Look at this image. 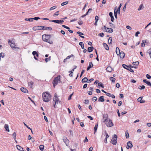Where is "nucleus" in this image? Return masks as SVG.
Returning <instances> with one entry per match:
<instances>
[{"instance_id": "60", "label": "nucleus", "mask_w": 151, "mask_h": 151, "mask_svg": "<svg viewBox=\"0 0 151 151\" xmlns=\"http://www.w3.org/2000/svg\"><path fill=\"white\" fill-rule=\"evenodd\" d=\"M62 26L63 27H64L66 29H70V28L68 27H67L64 25H62Z\"/></svg>"}, {"instance_id": "59", "label": "nucleus", "mask_w": 151, "mask_h": 151, "mask_svg": "<svg viewBox=\"0 0 151 151\" xmlns=\"http://www.w3.org/2000/svg\"><path fill=\"white\" fill-rule=\"evenodd\" d=\"M95 19L96 21L98 22L99 19V17L98 16H96L95 17Z\"/></svg>"}, {"instance_id": "18", "label": "nucleus", "mask_w": 151, "mask_h": 151, "mask_svg": "<svg viewBox=\"0 0 151 151\" xmlns=\"http://www.w3.org/2000/svg\"><path fill=\"white\" fill-rule=\"evenodd\" d=\"M17 149L21 151H26L25 150H23V148L22 147H21V146H19V145H17Z\"/></svg>"}, {"instance_id": "48", "label": "nucleus", "mask_w": 151, "mask_h": 151, "mask_svg": "<svg viewBox=\"0 0 151 151\" xmlns=\"http://www.w3.org/2000/svg\"><path fill=\"white\" fill-rule=\"evenodd\" d=\"M4 52H1L0 53V57L2 58H4Z\"/></svg>"}, {"instance_id": "38", "label": "nucleus", "mask_w": 151, "mask_h": 151, "mask_svg": "<svg viewBox=\"0 0 151 151\" xmlns=\"http://www.w3.org/2000/svg\"><path fill=\"white\" fill-rule=\"evenodd\" d=\"M145 86L144 85H142V86H138V88L140 89H145Z\"/></svg>"}, {"instance_id": "1", "label": "nucleus", "mask_w": 151, "mask_h": 151, "mask_svg": "<svg viewBox=\"0 0 151 151\" xmlns=\"http://www.w3.org/2000/svg\"><path fill=\"white\" fill-rule=\"evenodd\" d=\"M51 37V35H50L44 34L42 35V38L43 41L52 44H53V42L50 40Z\"/></svg>"}, {"instance_id": "53", "label": "nucleus", "mask_w": 151, "mask_h": 151, "mask_svg": "<svg viewBox=\"0 0 151 151\" xmlns=\"http://www.w3.org/2000/svg\"><path fill=\"white\" fill-rule=\"evenodd\" d=\"M146 77L148 79H151V76L148 74H147Z\"/></svg>"}, {"instance_id": "55", "label": "nucleus", "mask_w": 151, "mask_h": 151, "mask_svg": "<svg viewBox=\"0 0 151 151\" xmlns=\"http://www.w3.org/2000/svg\"><path fill=\"white\" fill-rule=\"evenodd\" d=\"M13 136L14 137V138L15 140H16V134L15 132H14L13 134H12Z\"/></svg>"}, {"instance_id": "10", "label": "nucleus", "mask_w": 151, "mask_h": 151, "mask_svg": "<svg viewBox=\"0 0 151 151\" xmlns=\"http://www.w3.org/2000/svg\"><path fill=\"white\" fill-rule=\"evenodd\" d=\"M21 91L23 92L24 93H28V90L25 88L24 87H22L20 88Z\"/></svg>"}, {"instance_id": "61", "label": "nucleus", "mask_w": 151, "mask_h": 151, "mask_svg": "<svg viewBox=\"0 0 151 151\" xmlns=\"http://www.w3.org/2000/svg\"><path fill=\"white\" fill-rule=\"evenodd\" d=\"M127 70H129V71L132 73H133L134 72V70L130 68L129 67V69H128Z\"/></svg>"}, {"instance_id": "44", "label": "nucleus", "mask_w": 151, "mask_h": 151, "mask_svg": "<svg viewBox=\"0 0 151 151\" xmlns=\"http://www.w3.org/2000/svg\"><path fill=\"white\" fill-rule=\"evenodd\" d=\"M68 1H67L65 2H63L61 3V5L62 6H63L67 4L68 3Z\"/></svg>"}, {"instance_id": "9", "label": "nucleus", "mask_w": 151, "mask_h": 151, "mask_svg": "<svg viewBox=\"0 0 151 151\" xmlns=\"http://www.w3.org/2000/svg\"><path fill=\"white\" fill-rule=\"evenodd\" d=\"M38 53L36 51H33L32 52V55L34 56V59L37 60H39V61H41V60H38L36 57V55L37 54V53Z\"/></svg>"}, {"instance_id": "17", "label": "nucleus", "mask_w": 151, "mask_h": 151, "mask_svg": "<svg viewBox=\"0 0 151 151\" xmlns=\"http://www.w3.org/2000/svg\"><path fill=\"white\" fill-rule=\"evenodd\" d=\"M103 46L105 49L107 50H109V47L108 46V45L106 43H103Z\"/></svg>"}, {"instance_id": "42", "label": "nucleus", "mask_w": 151, "mask_h": 151, "mask_svg": "<svg viewBox=\"0 0 151 151\" xmlns=\"http://www.w3.org/2000/svg\"><path fill=\"white\" fill-rule=\"evenodd\" d=\"M143 7V4H141L139 6V8L138 9V11H139L141 10L142 9V8Z\"/></svg>"}, {"instance_id": "33", "label": "nucleus", "mask_w": 151, "mask_h": 151, "mask_svg": "<svg viewBox=\"0 0 151 151\" xmlns=\"http://www.w3.org/2000/svg\"><path fill=\"white\" fill-rule=\"evenodd\" d=\"M40 27V26H35V27H34L33 28H32V29L34 31H36V30H39V29H38V27Z\"/></svg>"}, {"instance_id": "12", "label": "nucleus", "mask_w": 151, "mask_h": 151, "mask_svg": "<svg viewBox=\"0 0 151 151\" xmlns=\"http://www.w3.org/2000/svg\"><path fill=\"white\" fill-rule=\"evenodd\" d=\"M143 81L145 83L147 84V85L151 87V83L149 81H148L146 79H144L143 80Z\"/></svg>"}, {"instance_id": "49", "label": "nucleus", "mask_w": 151, "mask_h": 151, "mask_svg": "<svg viewBox=\"0 0 151 151\" xmlns=\"http://www.w3.org/2000/svg\"><path fill=\"white\" fill-rule=\"evenodd\" d=\"M83 103L85 104H88L89 103V100H88L86 99L84 100Z\"/></svg>"}, {"instance_id": "16", "label": "nucleus", "mask_w": 151, "mask_h": 151, "mask_svg": "<svg viewBox=\"0 0 151 151\" xmlns=\"http://www.w3.org/2000/svg\"><path fill=\"white\" fill-rule=\"evenodd\" d=\"M127 145L129 148H131L133 147V145L132 144L131 141H129L127 143Z\"/></svg>"}, {"instance_id": "25", "label": "nucleus", "mask_w": 151, "mask_h": 151, "mask_svg": "<svg viewBox=\"0 0 151 151\" xmlns=\"http://www.w3.org/2000/svg\"><path fill=\"white\" fill-rule=\"evenodd\" d=\"M4 128L6 129V130L8 132H9V126L7 124H5L4 125Z\"/></svg>"}, {"instance_id": "37", "label": "nucleus", "mask_w": 151, "mask_h": 151, "mask_svg": "<svg viewBox=\"0 0 151 151\" xmlns=\"http://www.w3.org/2000/svg\"><path fill=\"white\" fill-rule=\"evenodd\" d=\"M110 80L113 83H114L116 79L115 78L111 77L110 78Z\"/></svg>"}, {"instance_id": "20", "label": "nucleus", "mask_w": 151, "mask_h": 151, "mask_svg": "<svg viewBox=\"0 0 151 151\" xmlns=\"http://www.w3.org/2000/svg\"><path fill=\"white\" fill-rule=\"evenodd\" d=\"M93 49L94 47L92 46L88 47V51L89 52H91L93 51Z\"/></svg>"}, {"instance_id": "5", "label": "nucleus", "mask_w": 151, "mask_h": 151, "mask_svg": "<svg viewBox=\"0 0 151 151\" xmlns=\"http://www.w3.org/2000/svg\"><path fill=\"white\" fill-rule=\"evenodd\" d=\"M10 47L12 49L16 51H18L17 49L20 50V48L19 47H16V46H17V44H15V45H13V44H10Z\"/></svg>"}, {"instance_id": "14", "label": "nucleus", "mask_w": 151, "mask_h": 151, "mask_svg": "<svg viewBox=\"0 0 151 151\" xmlns=\"http://www.w3.org/2000/svg\"><path fill=\"white\" fill-rule=\"evenodd\" d=\"M119 55H120V57L121 58L123 59L125 57V54L122 51L120 52Z\"/></svg>"}, {"instance_id": "47", "label": "nucleus", "mask_w": 151, "mask_h": 151, "mask_svg": "<svg viewBox=\"0 0 151 151\" xmlns=\"http://www.w3.org/2000/svg\"><path fill=\"white\" fill-rule=\"evenodd\" d=\"M97 100V98L96 96H94L92 99V100L93 101H96Z\"/></svg>"}, {"instance_id": "29", "label": "nucleus", "mask_w": 151, "mask_h": 151, "mask_svg": "<svg viewBox=\"0 0 151 151\" xmlns=\"http://www.w3.org/2000/svg\"><path fill=\"white\" fill-rule=\"evenodd\" d=\"M108 43L109 44H112V38L110 37L109 38L108 40Z\"/></svg>"}, {"instance_id": "52", "label": "nucleus", "mask_w": 151, "mask_h": 151, "mask_svg": "<svg viewBox=\"0 0 151 151\" xmlns=\"http://www.w3.org/2000/svg\"><path fill=\"white\" fill-rule=\"evenodd\" d=\"M127 2L125 4L124 7L122 9V10L124 12H125V11L126 9V6L127 3Z\"/></svg>"}, {"instance_id": "24", "label": "nucleus", "mask_w": 151, "mask_h": 151, "mask_svg": "<svg viewBox=\"0 0 151 151\" xmlns=\"http://www.w3.org/2000/svg\"><path fill=\"white\" fill-rule=\"evenodd\" d=\"M145 43H146V40H142V43H141V46L142 47H144L145 45Z\"/></svg>"}, {"instance_id": "62", "label": "nucleus", "mask_w": 151, "mask_h": 151, "mask_svg": "<svg viewBox=\"0 0 151 151\" xmlns=\"http://www.w3.org/2000/svg\"><path fill=\"white\" fill-rule=\"evenodd\" d=\"M69 132H70V135L73 136V131L71 130H69Z\"/></svg>"}, {"instance_id": "26", "label": "nucleus", "mask_w": 151, "mask_h": 151, "mask_svg": "<svg viewBox=\"0 0 151 151\" xmlns=\"http://www.w3.org/2000/svg\"><path fill=\"white\" fill-rule=\"evenodd\" d=\"M8 42L10 43V44H13V45H15V42L13 40H8Z\"/></svg>"}, {"instance_id": "28", "label": "nucleus", "mask_w": 151, "mask_h": 151, "mask_svg": "<svg viewBox=\"0 0 151 151\" xmlns=\"http://www.w3.org/2000/svg\"><path fill=\"white\" fill-rule=\"evenodd\" d=\"M79 44L80 45L82 49L84 48V45L83 43L82 42H80L79 43Z\"/></svg>"}, {"instance_id": "21", "label": "nucleus", "mask_w": 151, "mask_h": 151, "mask_svg": "<svg viewBox=\"0 0 151 151\" xmlns=\"http://www.w3.org/2000/svg\"><path fill=\"white\" fill-rule=\"evenodd\" d=\"M88 79L87 77H84L81 80L82 83H85L88 82Z\"/></svg>"}, {"instance_id": "27", "label": "nucleus", "mask_w": 151, "mask_h": 151, "mask_svg": "<svg viewBox=\"0 0 151 151\" xmlns=\"http://www.w3.org/2000/svg\"><path fill=\"white\" fill-rule=\"evenodd\" d=\"M116 8H117V6H116L115 7V9L114 10V16L115 17V18L116 19H117V13H118V12L116 11Z\"/></svg>"}, {"instance_id": "7", "label": "nucleus", "mask_w": 151, "mask_h": 151, "mask_svg": "<svg viewBox=\"0 0 151 151\" xmlns=\"http://www.w3.org/2000/svg\"><path fill=\"white\" fill-rule=\"evenodd\" d=\"M63 140L64 142L65 143L67 146H68L69 142V140L65 137H64L63 138Z\"/></svg>"}, {"instance_id": "34", "label": "nucleus", "mask_w": 151, "mask_h": 151, "mask_svg": "<svg viewBox=\"0 0 151 151\" xmlns=\"http://www.w3.org/2000/svg\"><path fill=\"white\" fill-rule=\"evenodd\" d=\"M122 66L124 68L127 70L128 69H129V67L127 65L124 64H122Z\"/></svg>"}, {"instance_id": "4", "label": "nucleus", "mask_w": 151, "mask_h": 151, "mask_svg": "<svg viewBox=\"0 0 151 151\" xmlns=\"http://www.w3.org/2000/svg\"><path fill=\"white\" fill-rule=\"evenodd\" d=\"M117 135L114 134L112 137V139L111 141V143L114 145H116V144L117 142Z\"/></svg>"}, {"instance_id": "45", "label": "nucleus", "mask_w": 151, "mask_h": 151, "mask_svg": "<svg viewBox=\"0 0 151 151\" xmlns=\"http://www.w3.org/2000/svg\"><path fill=\"white\" fill-rule=\"evenodd\" d=\"M57 7V6H54L51 7L50 9V10H53V9H55V8H56Z\"/></svg>"}, {"instance_id": "64", "label": "nucleus", "mask_w": 151, "mask_h": 151, "mask_svg": "<svg viewBox=\"0 0 151 151\" xmlns=\"http://www.w3.org/2000/svg\"><path fill=\"white\" fill-rule=\"evenodd\" d=\"M109 15L111 17H114L113 15V13L111 12L109 13Z\"/></svg>"}, {"instance_id": "50", "label": "nucleus", "mask_w": 151, "mask_h": 151, "mask_svg": "<svg viewBox=\"0 0 151 151\" xmlns=\"http://www.w3.org/2000/svg\"><path fill=\"white\" fill-rule=\"evenodd\" d=\"M74 93H72L71 94H70L69 96L68 99V100H70L71 99V97L73 95Z\"/></svg>"}, {"instance_id": "40", "label": "nucleus", "mask_w": 151, "mask_h": 151, "mask_svg": "<svg viewBox=\"0 0 151 151\" xmlns=\"http://www.w3.org/2000/svg\"><path fill=\"white\" fill-rule=\"evenodd\" d=\"M108 115L107 114H104L103 115V118L104 119H108Z\"/></svg>"}, {"instance_id": "51", "label": "nucleus", "mask_w": 151, "mask_h": 151, "mask_svg": "<svg viewBox=\"0 0 151 151\" xmlns=\"http://www.w3.org/2000/svg\"><path fill=\"white\" fill-rule=\"evenodd\" d=\"M104 34L103 32L100 33L99 34V36L102 37H103L104 36Z\"/></svg>"}, {"instance_id": "3", "label": "nucleus", "mask_w": 151, "mask_h": 151, "mask_svg": "<svg viewBox=\"0 0 151 151\" xmlns=\"http://www.w3.org/2000/svg\"><path fill=\"white\" fill-rule=\"evenodd\" d=\"M60 75H59L57 77L54 78L52 82L53 86L54 87H55V86L58 84V81H60Z\"/></svg>"}, {"instance_id": "11", "label": "nucleus", "mask_w": 151, "mask_h": 151, "mask_svg": "<svg viewBox=\"0 0 151 151\" xmlns=\"http://www.w3.org/2000/svg\"><path fill=\"white\" fill-rule=\"evenodd\" d=\"M106 30H104V31L106 32L112 33L113 32V30L111 28L107 27Z\"/></svg>"}, {"instance_id": "6", "label": "nucleus", "mask_w": 151, "mask_h": 151, "mask_svg": "<svg viewBox=\"0 0 151 151\" xmlns=\"http://www.w3.org/2000/svg\"><path fill=\"white\" fill-rule=\"evenodd\" d=\"M107 126L108 127H111L114 124L112 122L111 120L110 119H109V121L107 123H106Z\"/></svg>"}, {"instance_id": "35", "label": "nucleus", "mask_w": 151, "mask_h": 151, "mask_svg": "<svg viewBox=\"0 0 151 151\" xmlns=\"http://www.w3.org/2000/svg\"><path fill=\"white\" fill-rule=\"evenodd\" d=\"M39 148L41 151H43L44 149V146L43 145H40L39 146Z\"/></svg>"}, {"instance_id": "54", "label": "nucleus", "mask_w": 151, "mask_h": 151, "mask_svg": "<svg viewBox=\"0 0 151 151\" xmlns=\"http://www.w3.org/2000/svg\"><path fill=\"white\" fill-rule=\"evenodd\" d=\"M59 11H57L55 12V13L53 14L54 16H58V13H59Z\"/></svg>"}, {"instance_id": "46", "label": "nucleus", "mask_w": 151, "mask_h": 151, "mask_svg": "<svg viewBox=\"0 0 151 151\" xmlns=\"http://www.w3.org/2000/svg\"><path fill=\"white\" fill-rule=\"evenodd\" d=\"M125 136L126 138L127 139L129 137V134L128 132H127L126 131L125 132Z\"/></svg>"}, {"instance_id": "31", "label": "nucleus", "mask_w": 151, "mask_h": 151, "mask_svg": "<svg viewBox=\"0 0 151 151\" xmlns=\"http://www.w3.org/2000/svg\"><path fill=\"white\" fill-rule=\"evenodd\" d=\"M64 22L63 20H57L56 23L58 24H63Z\"/></svg>"}, {"instance_id": "30", "label": "nucleus", "mask_w": 151, "mask_h": 151, "mask_svg": "<svg viewBox=\"0 0 151 151\" xmlns=\"http://www.w3.org/2000/svg\"><path fill=\"white\" fill-rule=\"evenodd\" d=\"M116 52L117 55H119L120 52V50L119 48L118 47H116Z\"/></svg>"}, {"instance_id": "2", "label": "nucleus", "mask_w": 151, "mask_h": 151, "mask_svg": "<svg viewBox=\"0 0 151 151\" xmlns=\"http://www.w3.org/2000/svg\"><path fill=\"white\" fill-rule=\"evenodd\" d=\"M51 95L48 93L44 92L42 94L43 100L45 102H48L51 99Z\"/></svg>"}, {"instance_id": "15", "label": "nucleus", "mask_w": 151, "mask_h": 151, "mask_svg": "<svg viewBox=\"0 0 151 151\" xmlns=\"http://www.w3.org/2000/svg\"><path fill=\"white\" fill-rule=\"evenodd\" d=\"M43 30H52V28L51 27H47L45 26L42 27Z\"/></svg>"}, {"instance_id": "57", "label": "nucleus", "mask_w": 151, "mask_h": 151, "mask_svg": "<svg viewBox=\"0 0 151 151\" xmlns=\"http://www.w3.org/2000/svg\"><path fill=\"white\" fill-rule=\"evenodd\" d=\"M76 33L77 34H79V35L82 36V35H84L83 33L81 32H79V31L77 32Z\"/></svg>"}, {"instance_id": "39", "label": "nucleus", "mask_w": 151, "mask_h": 151, "mask_svg": "<svg viewBox=\"0 0 151 151\" xmlns=\"http://www.w3.org/2000/svg\"><path fill=\"white\" fill-rule=\"evenodd\" d=\"M139 64V62L138 61H136L133 62L132 63V64L135 65H138Z\"/></svg>"}, {"instance_id": "58", "label": "nucleus", "mask_w": 151, "mask_h": 151, "mask_svg": "<svg viewBox=\"0 0 151 151\" xmlns=\"http://www.w3.org/2000/svg\"><path fill=\"white\" fill-rule=\"evenodd\" d=\"M142 97L141 96L138 98V99H137V100L139 102H140L142 99Z\"/></svg>"}, {"instance_id": "41", "label": "nucleus", "mask_w": 151, "mask_h": 151, "mask_svg": "<svg viewBox=\"0 0 151 151\" xmlns=\"http://www.w3.org/2000/svg\"><path fill=\"white\" fill-rule=\"evenodd\" d=\"M25 20L26 21H29V22H32L33 21V20H32V18H26Z\"/></svg>"}, {"instance_id": "56", "label": "nucleus", "mask_w": 151, "mask_h": 151, "mask_svg": "<svg viewBox=\"0 0 151 151\" xmlns=\"http://www.w3.org/2000/svg\"><path fill=\"white\" fill-rule=\"evenodd\" d=\"M32 20L34 19L35 20H37L39 19H40V18H39V17H35L34 18H32Z\"/></svg>"}, {"instance_id": "8", "label": "nucleus", "mask_w": 151, "mask_h": 151, "mask_svg": "<svg viewBox=\"0 0 151 151\" xmlns=\"http://www.w3.org/2000/svg\"><path fill=\"white\" fill-rule=\"evenodd\" d=\"M53 100V101L55 102V104H58V101H59V99L57 96V94L56 93H55L54 95Z\"/></svg>"}, {"instance_id": "19", "label": "nucleus", "mask_w": 151, "mask_h": 151, "mask_svg": "<svg viewBox=\"0 0 151 151\" xmlns=\"http://www.w3.org/2000/svg\"><path fill=\"white\" fill-rule=\"evenodd\" d=\"M104 96H100L98 99V101L99 102H103L104 101Z\"/></svg>"}, {"instance_id": "36", "label": "nucleus", "mask_w": 151, "mask_h": 151, "mask_svg": "<svg viewBox=\"0 0 151 151\" xmlns=\"http://www.w3.org/2000/svg\"><path fill=\"white\" fill-rule=\"evenodd\" d=\"M98 85L99 86L101 87V88H104V86L102 83L100 82L98 83Z\"/></svg>"}, {"instance_id": "43", "label": "nucleus", "mask_w": 151, "mask_h": 151, "mask_svg": "<svg viewBox=\"0 0 151 151\" xmlns=\"http://www.w3.org/2000/svg\"><path fill=\"white\" fill-rule=\"evenodd\" d=\"M33 84L34 83L32 81H31L30 82H28V85H29V86H30L31 87L32 86Z\"/></svg>"}, {"instance_id": "63", "label": "nucleus", "mask_w": 151, "mask_h": 151, "mask_svg": "<svg viewBox=\"0 0 151 151\" xmlns=\"http://www.w3.org/2000/svg\"><path fill=\"white\" fill-rule=\"evenodd\" d=\"M122 104V101H120L118 102V106H120Z\"/></svg>"}, {"instance_id": "13", "label": "nucleus", "mask_w": 151, "mask_h": 151, "mask_svg": "<svg viewBox=\"0 0 151 151\" xmlns=\"http://www.w3.org/2000/svg\"><path fill=\"white\" fill-rule=\"evenodd\" d=\"M93 66V64L92 62H90L89 63V65L87 68V70H88L91 68H92Z\"/></svg>"}, {"instance_id": "22", "label": "nucleus", "mask_w": 151, "mask_h": 151, "mask_svg": "<svg viewBox=\"0 0 151 151\" xmlns=\"http://www.w3.org/2000/svg\"><path fill=\"white\" fill-rule=\"evenodd\" d=\"M122 4L121 3L120 4L119 6L118 7V8L116 10V11H117V12H118V14H120V8H121V6H122Z\"/></svg>"}, {"instance_id": "23", "label": "nucleus", "mask_w": 151, "mask_h": 151, "mask_svg": "<svg viewBox=\"0 0 151 151\" xmlns=\"http://www.w3.org/2000/svg\"><path fill=\"white\" fill-rule=\"evenodd\" d=\"M106 70L108 72H111L112 71V68L110 66H108L106 68Z\"/></svg>"}, {"instance_id": "32", "label": "nucleus", "mask_w": 151, "mask_h": 151, "mask_svg": "<svg viewBox=\"0 0 151 151\" xmlns=\"http://www.w3.org/2000/svg\"><path fill=\"white\" fill-rule=\"evenodd\" d=\"M98 124H95L94 127V133H95L96 132V131L98 128Z\"/></svg>"}]
</instances>
